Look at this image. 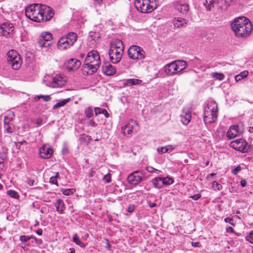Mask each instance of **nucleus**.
Instances as JSON below:
<instances>
[{
	"instance_id": "obj_8",
	"label": "nucleus",
	"mask_w": 253,
	"mask_h": 253,
	"mask_svg": "<svg viewBox=\"0 0 253 253\" xmlns=\"http://www.w3.org/2000/svg\"><path fill=\"white\" fill-rule=\"evenodd\" d=\"M230 146L242 153H249L251 151L252 146L243 139H237L230 142Z\"/></svg>"
},
{
	"instance_id": "obj_33",
	"label": "nucleus",
	"mask_w": 253,
	"mask_h": 253,
	"mask_svg": "<svg viewBox=\"0 0 253 253\" xmlns=\"http://www.w3.org/2000/svg\"><path fill=\"white\" fill-rule=\"evenodd\" d=\"M211 76L219 81H222L224 78V75L221 73L213 72L211 73Z\"/></svg>"
},
{
	"instance_id": "obj_49",
	"label": "nucleus",
	"mask_w": 253,
	"mask_h": 253,
	"mask_svg": "<svg viewBox=\"0 0 253 253\" xmlns=\"http://www.w3.org/2000/svg\"><path fill=\"white\" fill-rule=\"evenodd\" d=\"M201 197V194H197L191 196L190 198L194 201H197Z\"/></svg>"
},
{
	"instance_id": "obj_21",
	"label": "nucleus",
	"mask_w": 253,
	"mask_h": 253,
	"mask_svg": "<svg viewBox=\"0 0 253 253\" xmlns=\"http://www.w3.org/2000/svg\"><path fill=\"white\" fill-rule=\"evenodd\" d=\"M177 66L176 64V62L172 61L169 64H167L165 67V72L168 75H173L178 73L177 68Z\"/></svg>"
},
{
	"instance_id": "obj_5",
	"label": "nucleus",
	"mask_w": 253,
	"mask_h": 253,
	"mask_svg": "<svg viewBox=\"0 0 253 253\" xmlns=\"http://www.w3.org/2000/svg\"><path fill=\"white\" fill-rule=\"evenodd\" d=\"M134 4L137 10L143 13H150L156 8L153 0H135Z\"/></svg>"
},
{
	"instance_id": "obj_60",
	"label": "nucleus",
	"mask_w": 253,
	"mask_h": 253,
	"mask_svg": "<svg viewBox=\"0 0 253 253\" xmlns=\"http://www.w3.org/2000/svg\"><path fill=\"white\" fill-rule=\"evenodd\" d=\"M36 232L39 236H41L42 234V230L41 229L37 230Z\"/></svg>"
},
{
	"instance_id": "obj_32",
	"label": "nucleus",
	"mask_w": 253,
	"mask_h": 253,
	"mask_svg": "<svg viewBox=\"0 0 253 253\" xmlns=\"http://www.w3.org/2000/svg\"><path fill=\"white\" fill-rule=\"evenodd\" d=\"M203 4L207 10H211L213 7V0H205Z\"/></svg>"
},
{
	"instance_id": "obj_61",
	"label": "nucleus",
	"mask_w": 253,
	"mask_h": 253,
	"mask_svg": "<svg viewBox=\"0 0 253 253\" xmlns=\"http://www.w3.org/2000/svg\"><path fill=\"white\" fill-rule=\"evenodd\" d=\"M67 253H75V250L74 248H71L69 249V252Z\"/></svg>"
},
{
	"instance_id": "obj_34",
	"label": "nucleus",
	"mask_w": 253,
	"mask_h": 253,
	"mask_svg": "<svg viewBox=\"0 0 253 253\" xmlns=\"http://www.w3.org/2000/svg\"><path fill=\"white\" fill-rule=\"evenodd\" d=\"M163 182V185H169L172 184L174 182L173 179L171 177H161Z\"/></svg>"
},
{
	"instance_id": "obj_37",
	"label": "nucleus",
	"mask_w": 253,
	"mask_h": 253,
	"mask_svg": "<svg viewBox=\"0 0 253 253\" xmlns=\"http://www.w3.org/2000/svg\"><path fill=\"white\" fill-rule=\"evenodd\" d=\"M86 117L88 118H91L93 115V111L91 107H88L84 111Z\"/></svg>"
},
{
	"instance_id": "obj_63",
	"label": "nucleus",
	"mask_w": 253,
	"mask_h": 253,
	"mask_svg": "<svg viewBox=\"0 0 253 253\" xmlns=\"http://www.w3.org/2000/svg\"><path fill=\"white\" fill-rule=\"evenodd\" d=\"M149 206L151 208H154V207H155L156 206V204L155 203H149Z\"/></svg>"
},
{
	"instance_id": "obj_54",
	"label": "nucleus",
	"mask_w": 253,
	"mask_h": 253,
	"mask_svg": "<svg viewBox=\"0 0 253 253\" xmlns=\"http://www.w3.org/2000/svg\"><path fill=\"white\" fill-rule=\"evenodd\" d=\"M50 182L52 184H56L57 183V180L55 177H52L50 178Z\"/></svg>"
},
{
	"instance_id": "obj_3",
	"label": "nucleus",
	"mask_w": 253,
	"mask_h": 253,
	"mask_svg": "<svg viewBox=\"0 0 253 253\" xmlns=\"http://www.w3.org/2000/svg\"><path fill=\"white\" fill-rule=\"evenodd\" d=\"M100 64V58L98 52L95 50L89 52L85 58L84 68L95 73Z\"/></svg>"
},
{
	"instance_id": "obj_2",
	"label": "nucleus",
	"mask_w": 253,
	"mask_h": 253,
	"mask_svg": "<svg viewBox=\"0 0 253 253\" xmlns=\"http://www.w3.org/2000/svg\"><path fill=\"white\" fill-rule=\"evenodd\" d=\"M124 48L122 41L116 39L111 42L109 55L112 63L117 64L121 61L124 53Z\"/></svg>"
},
{
	"instance_id": "obj_12",
	"label": "nucleus",
	"mask_w": 253,
	"mask_h": 253,
	"mask_svg": "<svg viewBox=\"0 0 253 253\" xmlns=\"http://www.w3.org/2000/svg\"><path fill=\"white\" fill-rule=\"evenodd\" d=\"M174 8L182 15H186L189 11V4L181 1L175 2L174 3Z\"/></svg>"
},
{
	"instance_id": "obj_26",
	"label": "nucleus",
	"mask_w": 253,
	"mask_h": 253,
	"mask_svg": "<svg viewBox=\"0 0 253 253\" xmlns=\"http://www.w3.org/2000/svg\"><path fill=\"white\" fill-rule=\"evenodd\" d=\"M142 82L141 80L137 79H127L124 83L125 86H130L140 84Z\"/></svg>"
},
{
	"instance_id": "obj_35",
	"label": "nucleus",
	"mask_w": 253,
	"mask_h": 253,
	"mask_svg": "<svg viewBox=\"0 0 253 253\" xmlns=\"http://www.w3.org/2000/svg\"><path fill=\"white\" fill-rule=\"evenodd\" d=\"M94 112H95V114L96 115H97L98 114H102V113H105V116L106 117H108L109 116V114L108 113V112L106 111V110L104 109H101L100 108H95L94 109Z\"/></svg>"
},
{
	"instance_id": "obj_51",
	"label": "nucleus",
	"mask_w": 253,
	"mask_h": 253,
	"mask_svg": "<svg viewBox=\"0 0 253 253\" xmlns=\"http://www.w3.org/2000/svg\"><path fill=\"white\" fill-rule=\"evenodd\" d=\"M87 125L89 126H92L93 127L96 126L97 125L95 123V122L92 120H90L87 122Z\"/></svg>"
},
{
	"instance_id": "obj_56",
	"label": "nucleus",
	"mask_w": 253,
	"mask_h": 253,
	"mask_svg": "<svg viewBox=\"0 0 253 253\" xmlns=\"http://www.w3.org/2000/svg\"><path fill=\"white\" fill-rule=\"evenodd\" d=\"M226 231L228 233H233L234 232L233 229L230 226L227 227L226 228Z\"/></svg>"
},
{
	"instance_id": "obj_53",
	"label": "nucleus",
	"mask_w": 253,
	"mask_h": 253,
	"mask_svg": "<svg viewBox=\"0 0 253 253\" xmlns=\"http://www.w3.org/2000/svg\"><path fill=\"white\" fill-rule=\"evenodd\" d=\"M146 169L150 173H153L154 172V168L151 167H148L146 168Z\"/></svg>"
},
{
	"instance_id": "obj_18",
	"label": "nucleus",
	"mask_w": 253,
	"mask_h": 253,
	"mask_svg": "<svg viewBox=\"0 0 253 253\" xmlns=\"http://www.w3.org/2000/svg\"><path fill=\"white\" fill-rule=\"evenodd\" d=\"M64 65H66V69L68 71H71L79 68L81 65V62L76 59H70L67 63L64 64Z\"/></svg>"
},
{
	"instance_id": "obj_24",
	"label": "nucleus",
	"mask_w": 253,
	"mask_h": 253,
	"mask_svg": "<svg viewBox=\"0 0 253 253\" xmlns=\"http://www.w3.org/2000/svg\"><path fill=\"white\" fill-rule=\"evenodd\" d=\"M181 121L183 124L187 125L191 119V113L189 109H183L180 115Z\"/></svg>"
},
{
	"instance_id": "obj_38",
	"label": "nucleus",
	"mask_w": 253,
	"mask_h": 253,
	"mask_svg": "<svg viewBox=\"0 0 253 253\" xmlns=\"http://www.w3.org/2000/svg\"><path fill=\"white\" fill-rule=\"evenodd\" d=\"M7 194L11 197L14 198L15 199H18L19 198V195L18 193L14 190H8L7 191Z\"/></svg>"
},
{
	"instance_id": "obj_25",
	"label": "nucleus",
	"mask_w": 253,
	"mask_h": 253,
	"mask_svg": "<svg viewBox=\"0 0 253 253\" xmlns=\"http://www.w3.org/2000/svg\"><path fill=\"white\" fill-rule=\"evenodd\" d=\"M173 24L175 28L186 27L187 24V20L182 17H175L173 20Z\"/></svg>"
},
{
	"instance_id": "obj_40",
	"label": "nucleus",
	"mask_w": 253,
	"mask_h": 253,
	"mask_svg": "<svg viewBox=\"0 0 253 253\" xmlns=\"http://www.w3.org/2000/svg\"><path fill=\"white\" fill-rule=\"evenodd\" d=\"M40 98H42L45 101H49L51 99V97L49 95H37L35 97V100H39Z\"/></svg>"
},
{
	"instance_id": "obj_22",
	"label": "nucleus",
	"mask_w": 253,
	"mask_h": 253,
	"mask_svg": "<svg viewBox=\"0 0 253 253\" xmlns=\"http://www.w3.org/2000/svg\"><path fill=\"white\" fill-rule=\"evenodd\" d=\"M138 171H135L130 174L127 177V181L129 183L133 185H136L142 180L141 176L137 174Z\"/></svg>"
},
{
	"instance_id": "obj_10",
	"label": "nucleus",
	"mask_w": 253,
	"mask_h": 253,
	"mask_svg": "<svg viewBox=\"0 0 253 253\" xmlns=\"http://www.w3.org/2000/svg\"><path fill=\"white\" fill-rule=\"evenodd\" d=\"M52 39L51 33L47 32H42L39 39V44L41 47H49L51 44Z\"/></svg>"
},
{
	"instance_id": "obj_20",
	"label": "nucleus",
	"mask_w": 253,
	"mask_h": 253,
	"mask_svg": "<svg viewBox=\"0 0 253 253\" xmlns=\"http://www.w3.org/2000/svg\"><path fill=\"white\" fill-rule=\"evenodd\" d=\"M14 29L13 24L8 22H5L0 26L1 33L4 36H7L12 33Z\"/></svg>"
},
{
	"instance_id": "obj_27",
	"label": "nucleus",
	"mask_w": 253,
	"mask_h": 253,
	"mask_svg": "<svg viewBox=\"0 0 253 253\" xmlns=\"http://www.w3.org/2000/svg\"><path fill=\"white\" fill-rule=\"evenodd\" d=\"M178 73L181 72L187 67L186 62L184 60L175 61Z\"/></svg>"
},
{
	"instance_id": "obj_59",
	"label": "nucleus",
	"mask_w": 253,
	"mask_h": 253,
	"mask_svg": "<svg viewBox=\"0 0 253 253\" xmlns=\"http://www.w3.org/2000/svg\"><path fill=\"white\" fill-rule=\"evenodd\" d=\"M240 183L242 187H245L247 185V181L245 180H242Z\"/></svg>"
},
{
	"instance_id": "obj_1",
	"label": "nucleus",
	"mask_w": 253,
	"mask_h": 253,
	"mask_svg": "<svg viewBox=\"0 0 253 253\" xmlns=\"http://www.w3.org/2000/svg\"><path fill=\"white\" fill-rule=\"evenodd\" d=\"M231 28L238 37L247 38L253 30V26L249 19L245 17L236 18L231 24Z\"/></svg>"
},
{
	"instance_id": "obj_11",
	"label": "nucleus",
	"mask_w": 253,
	"mask_h": 253,
	"mask_svg": "<svg viewBox=\"0 0 253 253\" xmlns=\"http://www.w3.org/2000/svg\"><path fill=\"white\" fill-rule=\"evenodd\" d=\"M78 35L75 32H69L64 41V49L70 48L73 46L78 39Z\"/></svg>"
},
{
	"instance_id": "obj_15",
	"label": "nucleus",
	"mask_w": 253,
	"mask_h": 253,
	"mask_svg": "<svg viewBox=\"0 0 253 253\" xmlns=\"http://www.w3.org/2000/svg\"><path fill=\"white\" fill-rule=\"evenodd\" d=\"M41 15L43 17V19L42 21H47L50 20L54 15L53 10L49 6H44L41 7Z\"/></svg>"
},
{
	"instance_id": "obj_23",
	"label": "nucleus",
	"mask_w": 253,
	"mask_h": 253,
	"mask_svg": "<svg viewBox=\"0 0 253 253\" xmlns=\"http://www.w3.org/2000/svg\"><path fill=\"white\" fill-rule=\"evenodd\" d=\"M102 72L107 76H112L116 73V69L109 63H105L102 66Z\"/></svg>"
},
{
	"instance_id": "obj_52",
	"label": "nucleus",
	"mask_w": 253,
	"mask_h": 253,
	"mask_svg": "<svg viewBox=\"0 0 253 253\" xmlns=\"http://www.w3.org/2000/svg\"><path fill=\"white\" fill-rule=\"evenodd\" d=\"M42 120L41 119H38L35 121V124L38 126H40L42 124Z\"/></svg>"
},
{
	"instance_id": "obj_48",
	"label": "nucleus",
	"mask_w": 253,
	"mask_h": 253,
	"mask_svg": "<svg viewBox=\"0 0 253 253\" xmlns=\"http://www.w3.org/2000/svg\"><path fill=\"white\" fill-rule=\"evenodd\" d=\"M241 169L240 166H237L236 168H235L234 169H233L232 171V174L234 175H236L237 174V173L240 171Z\"/></svg>"
},
{
	"instance_id": "obj_9",
	"label": "nucleus",
	"mask_w": 253,
	"mask_h": 253,
	"mask_svg": "<svg viewBox=\"0 0 253 253\" xmlns=\"http://www.w3.org/2000/svg\"><path fill=\"white\" fill-rule=\"evenodd\" d=\"M128 55L130 58L140 60L145 57V51L140 46L137 45L131 46L128 50Z\"/></svg>"
},
{
	"instance_id": "obj_36",
	"label": "nucleus",
	"mask_w": 253,
	"mask_h": 253,
	"mask_svg": "<svg viewBox=\"0 0 253 253\" xmlns=\"http://www.w3.org/2000/svg\"><path fill=\"white\" fill-rule=\"evenodd\" d=\"M31 239L37 240V238L33 235H32L31 236H27L25 235H22L20 237L19 240L22 242H26L28 241L29 240H30Z\"/></svg>"
},
{
	"instance_id": "obj_29",
	"label": "nucleus",
	"mask_w": 253,
	"mask_h": 253,
	"mask_svg": "<svg viewBox=\"0 0 253 253\" xmlns=\"http://www.w3.org/2000/svg\"><path fill=\"white\" fill-rule=\"evenodd\" d=\"M72 241L76 244L79 245L80 247L82 248H84L85 247V244L80 240L79 237L78 236L77 234H75L74 235Z\"/></svg>"
},
{
	"instance_id": "obj_16",
	"label": "nucleus",
	"mask_w": 253,
	"mask_h": 253,
	"mask_svg": "<svg viewBox=\"0 0 253 253\" xmlns=\"http://www.w3.org/2000/svg\"><path fill=\"white\" fill-rule=\"evenodd\" d=\"M242 133L238 125L231 126L227 132V136L230 139L238 136Z\"/></svg>"
},
{
	"instance_id": "obj_30",
	"label": "nucleus",
	"mask_w": 253,
	"mask_h": 253,
	"mask_svg": "<svg viewBox=\"0 0 253 253\" xmlns=\"http://www.w3.org/2000/svg\"><path fill=\"white\" fill-rule=\"evenodd\" d=\"M57 211L60 213H62L63 211V202L62 200L59 199L55 204Z\"/></svg>"
},
{
	"instance_id": "obj_42",
	"label": "nucleus",
	"mask_w": 253,
	"mask_h": 253,
	"mask_svg": "<svg viewBox=\"0 0 253 253\" xmlns=\"http://www.w3.org/2000/svg\"><path fill=\"white\" fill-rule=\"evenodd\" d=\"M212 187L214 190L218 191L220 190L222 188V185L215 181L212 183Z\"/></svg>"
},
{
	"instance_id": "obj_62",
	"label": "nucleus",
	"mask_w": 253,
	"mask_h": 253,
	"mask_svg": "<svg viewBox=\"0 0 253 253\" xmlns=\"http://www.w3.org/2000/svg\"><path fill=\"white\" fill-rule=\"evenodd\" d=\"M199 245H200V243H199V242H192V245L193 246H194V247H199Z\"/></svg>"
},
{
	"instance_id": "obj_47",
	"label": "nucleus",
	"mask_w": 253,
	"mask_h": 253,
	"mask_svg": "<svg viewBox=\"0 0 253 253\" xmlns=\"http://www.w3.org/2000/svg\"><path fill=\"white\" fill-rule=\"evenodd\" d=\"M224 221L227 223H229L232 226H235V224L233 222V220L232 218L229 217H226L224 218Z\"/></svg>"
},
{
	"instance_id": "obj_55",
	"label": "nucleus",
	"mask_w": 253,
	"mask_h": 253,
	"mask_svg": "<svg viewBox=\"0 0 253 253\" xmlns=\"http://www.w3.org/2000/svg\"><path fill=\"white\" fill-rule=\"evenodd\" d=\"M62 40H63V37H61L58 42L57 46H58V48L61 47L62 44H63V42H62Z\"/></svg>"
},
{
	"instance_id": "obj_17",
	"label": "nucleus",
	"mask_w": 253,
	"mask_h": 253,
	"mask_svg": "<svg viewBox=\"0 0 253 253\" xmlns=\"http://www.w3.org/2000/svg\"><path fill=\"white\" fill-rule=\"evenodd\" d=\"M40 157L43 159H48L51 157L53 151L50 146L43 145L39 150Z\"/></svg>"
},
{
	"instance_id": "obj_58",
	"label": "nucleus",
	"mask_w": 253,
	"mask_h": 253,
	"mask_svg": "<svg viewBox=\"0 0 253 253\" xmlns=\"http://www.w3.org/2000/svg\"><path fill=\"white\" fill-rule=\"evenodd\" d=\"M166 147L169 149V151H172V150H173L175 148V146H172L171 145H169L167 146Z\"/></svg>"
},
{
	"instance_id": "obj_44",
	"label": "nucleus",
	"mask_w": 253,
	"mask_h": 253,
	"mask_svg": "<svg viewBox=\"0 0 253 253\" xmlns=\"http://www.w3.org/2000/svg\"><path fill=\"white\" fill-rule=\"evenodd\" d=\"M75 190L74 189H64V195H70L75 192Z\"/></svg>"
},
{
	"instance_id": "obj_57",
	"label": "nucleus",
	"mask_w": 253,
	"mask_h": 253,
	"mask_svg": "<svg viewBox=\"0 0 253 253\" xmlns=\"http://www.w3.org/2000/svg\"><path fill=\"white\" fill-rule=\"evenodd\" d=\"M35 181L33 179H29L28 180V183L30 186H33L34 185Z\"/></svg>"
},
{
	"instance_id": "obj_6",
	"label": "nucleus",
	"mask_w": 253,
	"mask_h": 253,
	"mask_svg": "<svg viewBox=\"0 0 253 253\" xmlns=\"http://www.w3.org/2000/svg\"><path fill=\"white\" fill-rule=\"evenodd\" d=\"M217 105L213 103L209 105L204 111V121L205 124H211L215 122L217 117Z\"/></svg>"
},
{
	"instance_id": "obj_31",
	"label": "nucleus",
	"mask_w": 253,
	"mask_h": 253,
	"mask_svg": "<svg viewBox=\"0 0 253 253\" xmlns=\"http://www.w3.org/2000/svg\"><path fill=\"white\" fill-rule=\"evenodd\" d=\"M249 75V72L247 71H244L241 72L239 75L235 76V80L236 82H239L242 79L247 77Z\"/></svg>"
},
{
	"instance_id": "obj_7",
	"label": "nucleus",
	"mask_w": 253,
	"mask_h": 253,
	"mask_svg": "<svg viewBox=\"0 0 253 253\" xmlns=\"http://www.w3.org/2000/svg\"><path fill=\"white\" fill-rule=\"evenodd\" d=\"M7 61L14 70L19 69L22 64V60L18 52L14 50H10L7 53Z\"/></svg>"
},
{
	"instance_id": "obj_46",
	"label": "nucleus",
	"mask_w": 253,
	"mask_h": 253,
	"mask_svg": "<svg viewBox=\"0 0 253 253\" xmlns=\"http://www.w3.org/2000/svg\"><path fill=\"white\" fill-rule=\"evenodd\" d=\"M63 106V100H60V102H58L57 103H56L53 106V109H57L59 107H60L61 106Z\"/></svg>"
},
{
	"instance_id": "obj_45",
	"label": "nucleus",
	"mask_w": 253,
	"mask_h": 253,
	"mask_svg": "<svg viewBox=\"0 0 253 253\" xmlns=\"http://www.w3.org/2000/svg\"><path fill=\"white\" fill-rule=\"evenodd\" d=\"M102 180L105 183H110L111 182V175L110 174H107L103 176Z\"/></svg>"
},
{
	"instance_id": "obj_43",
	"label": "nucleus",
	"mask_w": 253,
	"mask_h": 253,
	"mask_svg": "<svg viewBox=\"0 0 253 253\" xmlns=\"http://www.w3.org/2000/svg\"><path fill=\"white\" fill-rule=\"evenodd\" d=\"M246 240L250 243L253 244V231L250 232L249 235L246 237Z\"/></svg>"
},
{
	"instance_id": "obj_50",
	"label": "nucleus",
	"mask_w": 253,
	"mask_h": 253,
	"mask_svg": "<svg viewBox=\"0 0 253 253\" xmlns=\"http://www.w3.org/2000/svg\"><path fill=\"white\" fill-rule=\"evenodd\" d=\"M135 208V207L134 205H129L127 208V211L128 212H132L134 209Z\"/></svg>"
},
{
	"instance_id": "obj_41",
	"label": "nucleus",
	"mask_w": 253,
	"mask_h": 253,
	"mask_svg": "<svg viewBox=\"0 0 253 253\" xmlns=\"http://www.w3.org/2000/svg\"><path fill=\"white\" fill-rule=\"evenodd\" d=\"M7 158L6 152H0V165H2L5 160Z\"/></svg>"
},
{
	"instance_id": "obj_39",
	"label": "nucleus",
	"mask_w": 253,
	"mask_h": 253,
	"mask_svg": "<svg viewBox=\"0 0 253 253\" xmlns=\"http://www.w3.org/2000/svg\"><path fill=\"white\" fill-rule=\"evenodd\" d=\"M169 149L166 147H160L157 148V152L159 154H162L169 152Z\"/></svg>"
},
{
	"instance_id": "obj_19",
	"label": "nucleus",
	"mask_w": 253,
	"mask_h": 253,
	"mask_svg": "<svg viewBox=\"0 0 253 253\" xmlns=\"http://www.w3.org/2000/svg\"><path fill=\"white\" fill-rule=\"evenodd\" d=\"M50 87L56 88L61 87L63 85V80L61 75H57L52 78L51 81L47 84Z\"/></svg>"
},
{
	"instance_id": "obj_13",
	"label": "nucleus",
	"mask_w": 253,
	"mask_h": 253,
	"mask_svg": "<svg viewBox=\"0 0 253 253\" xmlns=\"http://www.w3.org/2000/svg\"><path fill=\"white\" fill-rule=\"evenodd\" d=\"M14 115L13 113L6 115L4 118V127L7 132L11 133L14 131L13 124L11 123V121L13 119Z\"/></svg>"
},
{
	"instance_id": "obj_14",
	"label": "nucleus",
	"mask_w": 253,
	"mask_h": 253,
	"mask_svg": "<svg viewBox=\"0 0 253 253\" xmlns=\"http://www.w3.org/2000/svg\"><path fill=\"white\" fill-rule=\"evenodd\" d=\"M137 125L136 122L130 120L126 125L122 127V131L125 135H130L133 131V129Z\"/></svg>"
},
{
	"instance_id": "obj_28",
	"label": "nucleus",
	"mask_w": 253,
	"mask_h": 253,
	"mask_svg": "<svg viewBox=\"0 0 253 253\" xmlns=\"http://www.w3.org/2000/svg\"><path fill=\"white\" fill-rule=\"evenodd\" d=\"M152 183L155 188L160 189L163 187L162 180L160 177L153 179L152 180Z\"/></svg>"
},
{
	"instance_id": "obj_4",
	"label": "nucleus",
	"mask_w": 253,
	"mask_h": 253,
	"mask_svg": "<svg viewBox=\"0 0 253 253\" xmlns=\"http://www.w3.org/2000/svg\"><path fill=\"white\" fill-rule=\"evenodd\" d=\"M41 12V7L36 3L27 7L25 10L26 17L29 19L37 22L43 21V18L42 17Z\"/></svg>"
},
{
	"instance_id": "obj_64",
	"label": "nucleus",
	"mask_w": 253,
	"mask_h": 253,
	"mask_svg": "<svg viewBox=\"0 0 253 253\" xmlns=\"http://www.w3.org/2000/svg\"><path fill=\"white\" fill-rule=\"evenodd\" d=\"M70 100V98H68L67 99H64V105L68 102L69 100Z\"/></svg>"
}]
</instances>
